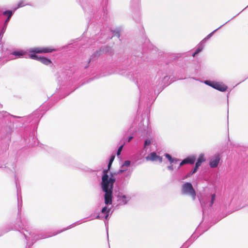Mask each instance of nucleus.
<instances>
[{"instance_id":"1","label":"nucleus","mask_w":248,"mask_h":248,"mask_svg":"<svg viewBox=\"0 0 248 248\" xmlns=\"http://www.w3.org/2000/svg\"><path fill=\"white\" fill-rule=\"evenodd\" d=\"M108 170L103 171L101 185L102 189L105 192V203L106 204H111L113 184L115 179L112 174L108 176Z\"/></svg>"},{"instance_id":"2","label":"nucleus","mask_w":248,"mask_h":248,"mask_svg":"<svg viewBox=\"0 0 248 248\" xmlns=\"http://www.w3.org/2000/svg\"><path fill=\"white\" fill-rule=\"evenodd\" d=\"M182 192L183 194L190 195L193 200L196 198V192L190 183L187 182L182 185Z\"/></svg>"},{"instance_id":"3","label":"nucleus","mask_w":248,"mask_h":248,"mask_svg":"<svg viewBox=\"0 0 248 248\" xmlns=\"http://www.w3.org/2000/svg\"><path fill=\"white\" fill-rule=\"evenodd\" d=\"M204 83L214 88V89H216L221 92H224L227 89V86L219 82L206 80L205 81Z\"/></svg>"},{"instance_id":"4","label":"nucleus","mask_w":248,"mask_h":248,"mask_svg":"<svg viewBox=\"0 0 248 248\" xmlns=\"http://www.w3.org/2000/svg\"><path fill=\"white\" fill-rule=\"evenodd\" d=\"M53 50L54 49L48 47H35L29 49L28 51L34 53H46L52 52Z\"/></svg>"},{"instance_id":"5","label":"nucleus","mask_w":248,"mask_h":248,"mask_svg":"<svg viewBox=\"0 0 248 248\" xmlns=\"http://www.w3.org/2000/svg\"><path fill=\"white\" fill-rule=\"evenodd\" d=\"M30 57L32 59L38 60L45 65H48L51 63V62L49 59L44 57H39L35 54H30Z\"/></svg>"},{"instance_id":"6","label":"nucleus","mask_w":248,"mask_h":248,"mask_svg":"<svg viewBox=\"0 0 248 248\" xmlns=\"http://www.w3.org/2000/svg\"><path fill=\"white\" fill-rule=\"evenodd\" d=\"M220 156L219 155H216L213 159L211 160L210 162L209 165L211 168H216L219 162Z\"/></svg>"},{"instance_id":"7","label":"nucleus","mask_w":248,"mask_h":248,"mask_svg":"<svg viewBox=\"0 0 248 248\" xmlns=\"http://www.w3.org/2000/svg\"><path fill=\"white\" fill-rule=\"evenodd\" d=\"M205 161V158L204 157L203 154H201L197 159V161L196 163V165L201 166L202 163Z\"/></svg>"},{"instance_id":"8","label":"nucleus","mask_w":248,"mask_h":248,"mask_svg":"<svg viewBox=\"0 0 248 248\" xmlns=\"http://www.w3.org/2000/svg\"><path fill=\"white\" fill-rule=\"evenodd\" d=\"M166 157L169 160L170 164H176L179 160V159L173 158L171 155L168 154H165Z\"/></svg>"},{"instance_id":"9","label":"nucleus","mask_w":248,"mask_h":248,"mask_svg":"<svg viewBox=\"0 0 248 248\" xmlns=\"http://www.w3.org/2000/svg\"><path fill=\"white\" fill-rule=\"evenodd\" d=\"M26 52L23 51V50H17V51H16L15 52H14L13 53V54L16 57H17L18 58H21V57H22L23 56H24V55L26 54Z\"/></svg>"},{"instance_id":"10","label":"nucleus","mask_w":248,"mask_h":248,"mask_svg":"<svg viewBox=\"0 0 248 248\" xmlns=\"http://www.w3.org/2000/svg\"><path fill=\"white\" fill-rule=\"evenodd\" d=\"M199 167L200 166L195 164V166L194 168L193 169V170L186 175V178H188V177H190L191 175H192L193 174L195 173L197 171V170Z\"/></svg>"},{"instance_id":"11","label":"nucleus","mask_w":248,"mask_h":248,"mask_svg":"<svg viewBox=\"0 0 248 248\" xmlns=\"http://www.w3.org/2000/svg\"><path fill=\"white\" fill-rule=\"evenodd\" d=\"M199 167L200 166L195 164V166L194 168L193 169V170L186 175V178H188V177H190L191 175H192L193 174L195 173L197 171V170Z\"/></svg>"},{"instance_id":"12","label":"nucleus","mask_w":248,"mask_h":248,"mask_svg":"<svg viewBox=\"0 0 248 248\" xmlns=\"http://www.w3.org/2000/svg\"><path fill=\"white\" fill-rule=\"evenodd\" d=\"M146 159L147 161H154L155 160V153L153 152L149 155L146 157Z\"/></svg>"},{"instance_id":"13","label":"nucleus","mask_w":248,"mask_h":248,"mask_svg":"<svg viewBox=\"0 0 248 248\" xmlns=\"http://www.w3.org/2000/svg\"><path fill=\"white\" fill-rule=\"evenodd\" d=\"M109 210H110L108 209L107 207H104L102 209V213L105 214V217L106 219L108 217V213Z\"/></svg>"},{"instance_id":"14","label":"nucleus","mask_w":248,"mask_h":248,"mask_svg":"<svg viewBox=\"0 0 248 248\" xmlns=\"http://www.w3.org/2000/svg\"><path fill=\"white\" fill-rule=\"evenodd\" d=\"M187 159V163L193 164L195 160L196 157L195 156H191L186 158Z\"/></svg>"},{"instance_id":"15","label":"nucleus","mask_w":248,"mask_h":248,"mask_svg":"<svg viewBox=\"0 0 248 248\" xmlns=\"http://www.w3.org/2000/svg\"><path fill=\"white\" fill-rule=\"evenodd\" d=\"M151 143V140H146L144 142V149H146L148 148V147L150 145Z\"/></svg>"},{"instance_id":"16","label":"nucleus","mask_w":248,"mask_h":248,"mask_svg":"<svg viewBox=\"0 0 248 248\" xmlns=\"http://www.w3.org/2000/svg\"><path fill=\"white\" fill-rule=\"evenodd\" d=\"M3 15H7L8 17V19H9L13 15V12L11 11H6L3 12Z\"/></svg>"},{"instance_id":"17","label":"nucleus","mask_w":248,"mask_h":248,"mask_svg":"<svg viewBox=\"0 0 248 248\" xmlns=\"http://www.w3.org/2000/svg\"><path fill=\"white\" fill-rule=\"evenodd\" d=\"M130 165V161L129 160H126L124 161V164L122 166V168H124V167H128Z\"/></svg>"},{"instance_id":"18","label":"nucleus","mask_w":248,"mask_h":248,"mask_svg":"<svg viewBox=\"0 0 248 248\" xmlns=\"http://www.w3.org/2000/svg\"><path fill=\"white\" fill-rule=\"evenodd\" d=\"M186 164H188L186 158L184 159L180 164L179 167H181Z\"/></svg>"},{"instance_id":"19","label":"nucleus","mask_w":248,"mask_h":248,"mask_svg":"<svg viewBox=\"0 0 248 248\" xmlns=\"http://www.w3.org/2000/svg\"><path fill=\"white\" fill-rule=\"evenodd\" d=\"M156 161H158L160 163L162 162V157L160 156L156 155Z\"/></svg>"},{"instance_id":"20","label":"nucleus","mask_w":248,"mask_h":248,"mask_svg":"<svg viewBox=\"0 0 248 248\" xmlns=\"http://www.w3.org/2000/svg\"><path fill=\"white\" fill-rule=\"evenodd\" d=\"M215 197H216V195L215 194H214L212 195V199H211V206H212L214 202V201L215 200Z\"/></svg>"},{"instance_id":"21","label":"nucleus","mask_w":248,"mask_h":248,"mask_svg":"<svg viewBox=\"0 0 248 248\" xmlns=\"http://www.w3.org/2000/svg\"><path fill=\"white\" fill-rule=\"evenodd\" d=\"M26 4H24V1H21L20 2H19L18 4V7L17 8H19V7H21L22 6H24V5H25Z\"/></svg>"},{"instance_id":"22","label":"nucleus","mask_w":248,"mask_h":248,"mask_svg":"<svg viewBox=\"0 0 248 248\" xmlns=\"http://www.w3.org/2000/svg\"><path fill=\"white\" fill-rule=\"evenodd\" d=\"M123 145H121L118 149V151H117V155H120L121 154V152L122 150V149H123Z\"/></svg>"},{"instance_id":"23","label":"nucleus","mask_w":248,"mask_h":248,"mask_svg":"<svg viewBox=\"0 0 248 248\" xmlns=\"http://www.w3.org/2000/svg\"><path fill=\"white\" fill-rule=\"evenodd\" d=\"M4 31H5V30H4V29H3L1 31V32L0 33V40H1Z\"/></svg>"},{"instance_id":"24","label":"nucleus","mask_w":248,"mask_h":248,"mask_svg":"<svg viewBox=\"0 0 248 248\" xmlns=\"http://www.w3.org/2000/svg\"><path fill=\"white\" fill-rule=\"evenodd\" d=\"M203 49V47L202 46H199L197 50H196V52L197 53H199L200 52H201Z\"/></svg>"},{"instance_id":"25","label":"nucleus","mask_w":248,"mask_h":248,"mask_svg":"<svg viewBox=\"0 0 248 248\" xmlns=\"http://www.w3.org/2000/svg\"><path fill=\"white\" fill-rule=\"evenodd\" d=\"M114 159V156H112L109 160V163H112Z\"/></svg>"},{"instance_id":"26","label":"nucleus","mask_w":248,"mask_h":248,"mask_svg":"<svg viewBox=\"0 0 248 248\" xmlns=\"http://www.w3.org/2000/svg\"><path fill=\"white\" fill-rule=\"evenodd\" d=\"M126 170V169H121V170H119V171L118 172V173H121L123 172H124V171H125Z\"/></svg>"},{"instance_id":"27","label":"nucleus","mask_w":248,"mask_h":248,"mask_svg":"<svg viewBox=\"0 0 248 248\" xmlns=\"http://www.w3.org/2000/svg\"><path fill=\"white\" fill-rule=\"evenodd\" d=\"M168 168L169 170H173V166L172 165H171V166H168Z\"/></svg>"},{"instance_id":"28","label":"nucleus","mask_w":248,"mask_h":248,"mask_svg":"<svg viewBox=\"0 0 248 248\" xmlns=\"http://www.w3.org/2000/svg\"><path fill=\"white\" fill-rule=\"evenodd\" d=\"M133 139L132 136H130L128 139V141L129 142Z\"/></svg>"},{"instance_id":"29","label":"nucleus","mask_w":248,"mask_h":248,"mask_svg":"<svg viewBox=\"0 0 248 248\" xmlns=\"http://www.w3.org/2000/svg\"><path fill=\"white\" fill-rule=\"evenodd\" d=\"M111 164H112V163H110L109 162L108 165V169H109Z\"/></svg>"},{"instance_id":"30","label":"nucleus","mask_w":248,"mask_h":248,"mask_svg":"<svg viewBox=\"0 0 248 248\" xmlns=\"http://www.w3.org/2000/svg\"><path fill=\"white\" fill-rule=\"evenodd\" d=\"M198 53L196 52V51H195L193 54H192V56L193 57H195L196 56V54H197Z\"/></svg>"},{"instance_id":"31","label":"nucleus","mask_w":248,"mask_h":248,"mask_svg":"<svg viewBox=\"0 0 248 248\" xmlns=\"http://www.w3.org/2000/svg\"><path fill=\"white\" fill-rule=\"evenodd\" d=\"M9 19H8V18L6 19L5 21V23H7V22L9 21Z\"/></svg>"},{"instance_id":"32","label":"nucleus","mask_w":248,"mask_h":248,"mask_svg":"<svg viewBox=\"0 0 248 248\" xmlns=\"http://www.w3.org/2000/svg\"><path fill=\"white\" fill-rule=\"evenodd\" d=\"M123 198H124L125 199V198H126V197L124 196L123 197Z\"/></svg>"}]
</instances>
